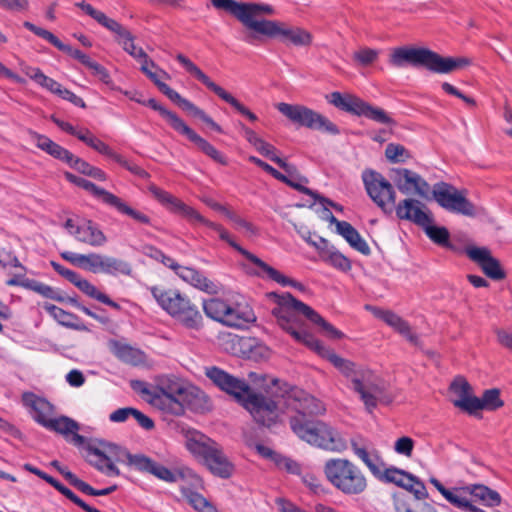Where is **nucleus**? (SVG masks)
<instances>
[{"label": "nucleus", "mask_w": 512, "mask_h": 512, "mask_svg": "<svg viewBox=\"0 0 512 512\" xmlns=\"http://www.w3.org/2000/svg\"><path fill=\"white\" fill-rule=\"evenodd\" d=\"M182 492L189 504L199 512H202L210 504L203 495L192 489H183Z\"/></svg>", "instance_id": "bf43d9fd"}, {"label": "nucleus", "mask_w": 512, "mask_h": 512, "mask_svg": "<svg viewBox=\"0 0 512 512\" xmlns=\"http://www.w3.org/2000/svg\"><path fill=\"white\" fill-rule=\"evenodd\" d=\"M275 504L279 512H309L290 499L284 497H277L275 499Z\"/></svg>", "instance_id": "774afa93"}, {"label": "nucleus", "mask_w": 512, "mask_h": 512, "mask_svg": "<svg viewBox=\"0 0 512 512\" xmlns=\"http://www.w3.org/2000/svg\"><path fill=\"white\" fill-rule=\"evenodd\" d=\"M391 176L398 190L403 194H409L417 183L419 174L407 168H394Z\"/></svg>", "instance_id": "4c0bfd02"}, {"label": "nucleus", "mask_w": 512, "mask_h": 512, "mask_svg": "<svg viewBox=\"0 0 512 512\" xmlns=\"http://www.w3.org/2000/svg\"><path fill=\"white\" fill-rule=\"evenodd\" d=\"M359 441H363L362 438L351 439V449L354 454L361 459V461L367 466L371 474L383 483H391L404 489L408 492V495L417 498H428L429 494L424 482L414 474L400 469L395 466H390L381 470L385 466L377 451L369 453L365 446H361Z\"/></svg>", "instance_id": "20e7f679"}, {"label": "nucleus", "mask_w": 512, "mask_h": 512, "mask_svg": "<svg viewBox=\"0 0 512 512\" xmlns=\"http://www.w3.org/2000/svg\"><path fill=\"white\" fill-rule=\"evenodd\" d=\"M465 253L471 261L476 263L483 273L490 279L499 281L506 277L499 260L492 256L487 247L467 246Z\"/></svg>", "instance_id": "412c9836"}, {"label": "nucleus", "mask_w": 512, "mask_h": 512, "mask_svg": "<svg viewBox=\"0 0 512 512\" xmlns=\"http://www.w3.org/2000/svg\"><path fill=\"white\" fill-rule=\"evenodd\" d=\"M322 358L328 360L341 374L352 382V389L360 395L368 411L377 406L375 392L377 385L372 382L373 373L364 366H358L354 362L342 358L329 347H326L320 340L312 348Z\"/></svg>", "instance_id": "39448f33"}, {"label": "nucleus", "mask_w": 512, "mask_h": 512, "mask_svg": "<svg viewBox=\"0 0 512 512\" xmlns=\"http://www.w3.org/2000/svg\"><path fill=\"white\" fill-rule=\"evenodd\" d=\"M32 138L35 141V145L40 150L46 152L51 157L62 161L69 165L71 160L73 159L74 154L70 152L68 149L62 147L58 143L51 140L49 137L43 134H39L37 132L32 133Z\"/></svg>", "instance_id": "c756f323"}, {"label": "nucleus", "mask_w": 512, "mask_h": 512, "mask_svg": "<svg viewBox=\"0 0 512 512\" xmlns=\"http://www.w3.org/2000/svg\"><path fill=\"white\" fill-rule=\"evenodd\" d=\"M23 469L38 476L40 479H42L45 482H47L48 484H50L59 493H61L63 496H65L67 499H69L72 503H74L81 509H84V507L87 505V503L85 501H83L80 497H78L71 489L66 487L59 480L50 476L49 474L40 470L39 468L33 466L32 464L25 463L23 465Z\"/></svg>", "instance_id": "cd10ccee"}, {"label": "nucleus", "mask_w": 512, "mask_h": 512, "mask_svg": "<svg viewBox=\"0 0 512 512\" xmlns=\"http://www.w3.org/2000/svg\"><path fill=\"white\" fill-rule=\"evenodd\" d=\"M277 109L298 126L334 136L340 134V129L335 123L307 106L281 102L277 105Z\"/></svg>", "instance_id": "4468645a"}, {"label": "nucleus", "mask_w": 512, "mask_h": 512, "mask_svg": "<svg viewBox=\"0 0 512 512\" xmlns=\"http://www.w3.org/2000/svg\"><path fill=\"white\" fill-rule=\"evenodd\" d=\"M160 92L163 93L167 98H169L176 105H178L182 110L188 112L189 114L196 106L190 100L182 97L177 91L172 89L169 85L163 86L162 90Z\"/></svg>", "instance_id": "13d9d810"}, {"label": "nucleus", "mask_w": 512, "mask_h": 512, "mask_svg": "<svg viewBox=\"0 0 512 512\" xmlns=\"http://www.w3.org/2000/svg\"><path fill=\"white\" fill-rule=\"evenodd\" d=\"M23 469L38 476L40 479H42L45 482H47L48 484H50L59 493H61L63 496H65L67 499H69L72 503H74L81 509H84V507L87 505V503L85 501H83L80 497H78L71 489L66 487L59 480L50 476L49 474L40 470L39 468L33 466L32 464L25 463L23 465Z\"/></svg>", "instance_id": "c85d7f7f"}, {"label": "nucleus", "mask_w": 512, "mask_h": 512, "mask_svg": "<svg viewBox=\"0 0 512 512\" xmlns=\"http://www.w3.org/2000/svg\"><path fill=\"white\" fill-rule=\"evenodd\" d=\"M385 156L391 163H404L411 157L409 150L398 143H389L385 149Z\"/></svg>", "instance_id": "6e6d98bb"}, {"label": "nucleus", "mask_w": 512, "mask_h": 512, "mask_svg": "<svg viewBox=\"0 0 512 512\" xmlns=\"http://www.w3.org/2000/svg\"><path fill=\"white\" fill-rule=\"evenodd\" d=\"M325 260L331 266L342 272H348L352 268L351 261L346 256H344L340 251H338L334 246H331Z\"/></svg>", "instance_id": "4d7b16f0"}, {"label": "nucleus", "mask_w": 512, "mask_h": 512, "mask_svg": "<svg viewBox=\"0 0 512 512\" xmlns=\"http://www.w3.org/2000/svg\"><path fill=\"white\" fill-rule=\"evenodd\" d=\"M267 297L273 300L276 306L271 310L277 324L296 341L313 348L319 339L309 333L304 326L300 315L310 322L320 326L325 335L331 339L338 340L344 337V333L332 324L327 322L317 311L304 302L295 298L290 292L277 293L269 292Z\"/></svg>", "instance_id": "7ed1b4c3"}, {"label": "nucleus", "mask_w": 512, "mask_h": 512, "mask_svg": "<svg viewBox=\"0 0 512 512\" xmlns=\"http://www.w3.org/2000/svg\"><path fill=\"white\" fill-rule=\"evenodd\" d=\"M427 499L412 497L404 492L392 495L395 512H438L432 503L426 501Z\"/></svg>", "instance_id": "5701e85b"}, {"label": "nucleus", "mask_w": 512, "mask_h": 512, "mask_svg": "<svg viewBox=\"0 0 512 512\" xmlns=\"http://www.w3.org/2000/svg\"><path fill=\"white\" fill-rule=\"evenodd\" d=\"M78 187L90 192L95 198L108 205L114 194L94 184L93 182L80 177Z\"/></svg>", "instance_id": "603ef678"}, {"label": "nucleus", "mask_w": 512, "mask_h": 512, "mask_svg": "<svg viewBox=\"0 0 512 512\" xmlns=\"http://www.w3.org/2000/svg\"><path fill=\"white\" fill-rule=\"evenodd\" d=\"M303 484L310 489V491L314 494H320L324 492V487L321 483V480L318 476L311 472H302L300 475Z\"/></svg>", "instance_id": "0e129e2a"}, {"label": "nucleus", "mask_w": 512, "mask_h": 512, "mask_svg": "<svg viewBox=\"0 0 512 512\" xmlns=\"http://www.w3.org/2000/svg\"><path fill=\"white\" fill-rule=\"evenodd\" d=\"M389 63L396 68L411 65L413 67H424L433 73L448 74L458 68L468 66L470 60L465 57H442L440 54L424 47H398L391 53Z\"/></svg>", "instance_id": "0eeeda50"}, {"label": "nucleus", "mask_w": 512, "mask_h": 512, "mask_svg": "<svg viewBox=\"0 0 512 512\" xmlns=\"http://www.w3.org/2000/svg\"><path fill=\"white\" fill-rule=\"evenodd\" d=\"M114 161L117 162L119 165H121L123 168L127 169L132 174H134L142 179H145L149 176L148 172L145 171L142 167L138 166L135 163L129 162L120 154L116 155V157L114 158Z\"/></svg>", "instance_id": "338daca9"}, {"label": "nucleus", "mask_w": 512, "mask_h": 512, "mask_svg": "<svg viewBox=\"0 0 512 512\" xmlns=\"http://www.w3.org/2000/svg\"><path fill=\"white\" fill-rule=\"evenodd\" d=\"M134 36L128 30L122 37L117 38V42L123 50L136 59L140 64L148 58L146 52L134 44Z\"/></svg>", "instance_id": "8fccbe9b"}, {"label": "nucleus", "mask_w": 512, "mask_h": 512, "mask_svg": "<svg viewBox=\"0 0 512 512\" xmlns=\"http://www.w3.org/2000/svg\"><path fill=\"white\" fill-rule=\"evenodd\" d=\"M178 133L186 136L188 140L193 142L201 152H203L206 156L211 158L214 162L221 164L223 166H226L228 164L227 157L222 152L216 149V147H214L206 139L198 135L186 123L181 127Z\"/></svg>", "instance_id": "393cba45"}, {"label": "nucleus", "mask_w": 512, "mask_h": 512, "mask_svg": "<svg viewBox=\"0 0 512 512\" xmlns=\"http://www.w3.org/2000/svg\"><path fill=\"white\" fill-rule=\"evenodd\" d=\"M64 228L77 241L92 247H101L107 242V237L99 225L90 219H82L76 224L73 219L68 218Z\"/></svg>", "instance_id": "aec40b11"}, {"label": "nucleus", "mask_w": 512, "mask_h": 512, "mask_svg": "<svg viewBox=\"0 0 512 512\" xmlns=\"http://www.w3.org/2000/svg\"><path fill=\"white\" fill-rule=\"evenodd\" d=\"M362 181L368 196L384 213L390 214L395 209L399 219L408 220L420 226L435 244L447 249L454 248L450 242L448 229L444 226L434 225L432 215L422 209L424 205L420 201L407 198L395 206L394 187L380 172L373 169H366L362 172Z\"/></svg>", "instance_id": "f03ea898"}, {"label": "nucleus", "mask_w": 512, "mask_h": 512, "mask_svg": "<svg viewBox=\"0 0 512 512\" xmlns=\"http://www.w3.org/2000/svg\"><path fill=\"white\" fill-rule=\"evenodd\" d=\"M465 487H453L451 488L446 496L444 497L451 505L460 509L463 512H475L472 501L468 499L465 494L467 492Z\"/></svg>", "instance_id": "79ce46f5"}, {"label": "nucleus", "mask_w": 512, "mask_h": 512, "mask_svg": "<svg viewBox=\"0 0 512 512\" xmlns=\"http://www.w3.org/2000/svg\"><path fill=\"white\" fill-rule=\"evenodd\" d=\"M108 206L116 209L120 214L129 216L130 218H132L134 221H136L138 223L145 224V225L151 224V219L148 215H146L136 209H133L132 207L127 205L124 201H122L121 198H119L116 195L113 196V198L109 202Z\"/></svg>", "instance_id": "c03bdc74"}, {"label": "nucleus", "mask_w": 512, "mask_h": 512, "mask_svg": "<svg viewBox=\"0 0 512 512\" xmlns=\"http://www.w3.org/2000/svg\"><path fill=\"white\" fill-rule=\"evenodd\" d=\"M79 140L100 154L111 158L112 160H114L118 154L113 151L108 144L97 138L89 129H85L84 135H79Z\"/></svg>", "instance_id": "de8ad7c7"}, {"label": "nucleus", "mask_w": 512, "mask_h": 512, "mask_svg": "<svg viewBox=\"0 0 512 512\" xmlns=\"http://www.w3.org/2000/svg\"><path fill=\"white\" fill-rule=\"evenodd\" d=\"M276 466L280 469H284L286 472L293 475H302V466L299 462L284 456L280 455L279 459L276 460Z\"/></svg>", "instance_id": "680f3d73"}, {"label": "nucleus", "mask_w": 512, "mask_h": 512, "mask_svg": "<svg viewBox=\"0 0 512 512\" xmlns=\"http://www.w3.org/2000/svg\"><path fill=\"white\" fill-rule=\"evenodd\" d=\"M250 274L257 276L259 278H269L270 280L275 281L276 283L280 284L283 287L290 286L301 292H304L306 290L304 284L285 276L284 274H282L272 266L268 265L264 261L260 263L257 269L251 270Z\"/></svg>", "instance_id": "7c9ffc66"}, {"label": "nucleus", "mask_w": 512, "mask_h": 512, "mask_svg": "<svg viewBox=\"0 0 512 512\" xmlns=\"http://www.w3.org/2000/svg\"><path fill=\"white\" fill-rule=\"evenodd\" d=\"M196 392L198 390L187 388L174 375H163L157 379L155 393L147 401L165 413L181 416L185 413V408L190 406Z\"/></svg>", "instance_id": "1a4fd4ad"}, {"label": "nucleus", "mask_w": 512, "mask_h": 512, "mask_svg": "<svg viewBox=\"0 0 512 512\" xmlns=\"http://www.w3.org/2000/svg\"><path fill=\"white\" fill-rule=\"evenodd\" d=\"M253 321H255V315L251 309L229 304L222 324L234 328H245Z\"/></svg>", "instance_id": "c9c22d12"}, {"label": "nucleus", "mask_w": 512, "mask_h": 512, "mask_svg": "<svg viewBox=\"0 0 512 512\" xmlns=\"http://www.w3.org/2000/svg\"><path fill=\"white\" fill-rule=\"evenodd\" d=\"M103 255L98 253H90L86 255V260L83 270L92 272L94 274L102 273Z\"/></svg>", "instance_id": "69168bd1"}, {"label": "nucleus", "mask_w": 512, "mask_h": 512, "mask_svg": "<svg viewBox=\"0 0 512 512\" xmlns=\"http://www.w3.org/2000/svg\"><path fill=\"white\" fill-rule=\"evenodd\" d=\"M21 286L28 290L36 292L45 298L55 300L60 303H63L65 301V296H63L58 289H55L52 286L42 283L40 281L34 279H25L22 281Z\"/></svg>", "instance_id": "ea45409f"}, {"label": "nucleus", "mask_w": 512, "mask_h": 512, "mask_svg": "<svg viewBox=\"0 0 512 512\" xmlns=\"http://www.w3.org/2000/svg\"><path fill=\"white\" fill-rule=\"evenodd\" d=\"M483 410L495 411L504 406V401L500 398V390L498 388L487 389L480 398Z\"/></svg>", "instance_id": "864d4df0"}, {"label": "nucleus", "mask_w": 512, "mask_h": 512, "mask_svg": "<svg viewBox=\"0 0 512 512\" xmlns=\"http://www.w3.org/2000/svg\"><path fill=\"white\" fill-rule=\"evenodd\" d=\"M107 346L110 352L124 363L137 365L142 360V351L140 349L133 348L127 343H123L116 339H109Z\"/></svg>", "instance_id": "473e14b6"}, {"label": "nucleus", "mask_w": 512, "mask_h": 512, "mask_svg": "<svg viewBox=\"0 0 512 512\" xmlns=\"http://www.w3.org/2000/svg\"><path fill=\"white\" fill-rule=\"evenodd\" d=\"M41 422L42 426L46 429L65 436H68L69 434L79 430L78 422L67 416H60L58 418L50 419L48 422H44L42 420Z\"/></svg>", "instance_id": "37998d69"}, {"label": "nucleus", "mask_w": 512, "mask_h": 512, "mask_svg": "<svg viewBox=\"0 0 512 512\" xmlns=\"http://www.w3.org/2000/svg\"><path fill=\"white\" fill-rule=\"evenodd\" d=\"M226 345L225 349L231 354L246 358L255 357V350L259 348L255 338L231 333L226 336Z\"/></svg>", "instance_id": "a878e982"}, {"label": "nucleus", "mask_w": 512, "mask_h": 512, "mask_svg": "<svg viewBox=\"0 0 512 512\" xmlns=\"http://www.w3.org/2000/svg\"><path fill=\"white\" fill-rule=\"evenodd\" d=\"M326 99L328 103L341 111L359 117L363 116L380 124L395 125L394 119L383 109L373 106L355 95L342 94L341 92L335 91L327 95Z\"/></svg>", "instance_id": "2eb2a0df"}, {"label": "nucleus", "mask_w": 512, "mask_h": 512, "mask_svg": "<svg viewBox=\"0 0 512 512\" xmlns=\"http://www.w3.org/2000/svg\"><path fill=\"white\" fill-rule=\"evenodd\" d=\"M323 472L329 483L345 496H357L367 489L365 474L349 459H328L324 464Z\"/></svg>", "instance_id": "f8f14e48"}, {"label": "nucleus", "mask_w": 512, "mask_h": 512, "mask_svg": "<svg viewBox=\"0 0 512 512\" xmlns=\"http://www.w3.org/2000/svg\"><path fill=\"white\" fill-rule=\"evenodd\" d=\"M99 443L103 449L92 444H87L85 447L87 462L99 472L108 477L120 476V470L114 464L115 462L138 470L144 454H132L126 448L104 440H100Z\"/></svg>", "instance_id": "9b49d317"}, {"label": "nucleus", "mask_w": 512, "mask_h": 512, "mask_svg": "<svg viewBox=\"0 0 512 512\" xmlns=\"http://www.w3.org/2000/svg\"><path fill=\"white\" fill-rule=\"evenodd\" d=\"M21 402L25 408L30 409L33 420L42 426V420L48 422L47 414L53 410V405L44 397L34 392L25 391L21 395Z\"/></svg>", "instance_id": "b1692460"}, {"label": "nucleus", "mask_w": 512, "mask_h": 512, "mask_svg": "<svg viewBox=\"0 0 512 512\" xmlns=\"http://www.w3.org/2000/svg\"><path fill=\"white\" fill-rule=\"evenodd\" d=\"M228 306L226 301L219 298L203 301V311L206 316L220 323H223Z\"/></svg>", "instance_id": "49530a36"}, {"label": "nucleus", "mask_w": 512, "mask_h": 512, "mask_svg": "<svg viewBox=\"0 0 512 512\" xmlns=\"http://www.w3.org/2000/svg\"><path fill=\"white\" fill-rule=\"evenodd\" d=\"M43 308L62 326L76 331H89L85 324L79 322V317L76 314L65 311L51 303H45Z\"/></svg>", "instance_id": "72a5a7b5"}, {"label": "nucleus", "mask_w": 512, "mask_h": 512, "mask_svg": "<svg viewBox=\"0 0 512 512\" xmlns=\"http://www.w3.org/2000/svg\"><path fill=\"white\" fill-rule=\"evenodd\" d=\"M117 488L118 486L114 484L103 489H96L82 480L77 490L89 496H107L115 492Z\"/></svg>", "instance_id": "e2e57ef3"}, {"label": "nucleus", "mask_w": 512, "mask_h": 512, "mask_svg": "<svg viewBox=\"0 0 512 512\" xmlns=\"http://www.w3.org/2000/svg\"><path fill=\"white\" fill-rule=\"evenodd\" d=\"M26 74L41 87L58 95L63 86L56 80L46 76L40 68H30Z\"/></svg>", "instance_id": "09e8293b"}, {"label": "nucleus", "mask_w": 512, "mask_h": 512, "mask_svg": "<svg viewBox=\"0 0 512 512\" xmlns=\"http://www.w3.org/2000/svg\"><path fill=\"white\" fill-rule=\"evenodd\" d=\"M102 273L117 276L119 274L130 276L132 274L131 264L123 259L103 255Z\"/></svg>", "instance_id": "a19ab883"}, {"label": "nucleus", "mask_w": 512, "mask_h": 512, "mask_svg": "<svg viewBox=\"0 0 512 512\" xmlns=\"http://www.w3.org/2000/svg\"><path fill=\"white\" fill-rule=\"evenodd\" d=\"M179 277L196 289L208 294H217L220 290L217 282L208 279L201 271L192 267L185 266L181 269Z\"/></svg>", "instance_id": "bb28decb"}, {"label": "nucleus", "mask_w": 512, "mask_h": 512, "mask_svg": "<svg viewBox=\"0 0 512 512\" xmlns=\"http://www.w3.org/2000/svg\"><path fill=\"white\" fill-rule=\"evenodd\" d=\"M211 4L216 9L224 10L231 14L247 29L254 32L250 33L245 38V41L249 44H254L255 41L259 39L257 34L264 35L267 31L265 29H270V24L277 22V20L270 19H254L255 16L260 14L273 15L275 11L270 4L243 3L236 0H211Z\"/></svg>", "instance_id": "9d476101"}, {"label": "nucleus", "mask_w": 512, "mask_h": 512, "mask_svg": "<svg viewBox=\"0 0 512 512\" xmlns=\"http://www.w3.org/2000/svg\"><path fill=\"white\" fill-rule=\"evenodd\" d=\"M140 70L155 84L159 91L162 90L163 86L167 85L161 81L159 73H161L165 78H169L168 73L159 69L155 62L149 57L141 63Z\"/></svg>", "instance_id": "3c124183"}, {"label": "nucleus", "mask_w": 512, "mask_h": 512, "mask_svg": "<svg viewBox=\"0 0 512 512\" xmlns=\"http://www.w3.org/2000/svg\"><path fill=\"white\" fill-rule=\"evenodd\" d=\"M186 447L194 456L203 460L213 475L222 479L233 475L234 464L224 454L221 446L211 438L197 432L188 438Z\"/></svg>", "instance_id": "ddd939ff"}, {"label": "nucleus", "mask_w": 512, "mask_h": 512, "mask_svg": "<svg viewBox=\"0 0 512 512\" xmlns=\"http://www.w3.org/2000/svg\"><path fill=\"white\" fill-rule=\"evenodd\" d=\"M270 27L263 36L278 40L286 46L308 47L312 44V34L302 27L288 26L280 21L271 23Z\"/></svg>", "instance_id": "a211bd4d"}, {"label": "nucleus", "mask_w": 512, "mask_h": 512, "mask_svg": "<svg viewBox=\"0 0 512 512\" xmlns=\"http://www.w3.org/2000/svg\"><path fill=\"white\" fill-rule=\"evenodd\" d=\"M434 200L445 210L468 217L476 216L475 205L453 185L437 182L432 189Z\"/></svg>", "instance_id": "f3484780"}, {"label": "nucleus", "mask_w": 512, "mask_h": 512, "mask_svg": "<svg viewBox=\"0 0 512 512\" xmlns=\"http://www.w3.org/2000/svg\"><path fill=\"white\" fill-rule=\"evenodd\" d=\"M140 463L137 471L141 473L151 474L167 483H175L178 480V476L175 472L146 455H143Z\"/></svg>", "instance_id": "f704fd0d"}, {"label": "nucleus", "mask_w": 512, "mask_h": 512, "mask_svg": "<svg viewBox=\"0 0 512 512\" xmlns=\"http://www.w3.org/2000/svg\"><path fill=\"white\" fill-rule=\"evenodd\" d=\"M453 405L469 415L476 416L479 410H483L480 398L471 394L458 398L453 401Z\"/></svg>", "instance_id": "5fc2aeb1"}, {"label": "nucleus", "mask_w": 512, "mask_h": 512, "mask_svg": "<svg viewBox=\"0 0 512 512\" xmlns=\"http://www.w3.org/2000/svg\"><path fill=\"white\" fill-rule=\"evenodd\" d=\"M205 376L221 391L232 396L252 415L253 419L265 427L273 426L278 418L279 399L296 411L289 419L290 428L303 441L321 449L342 452L347 448L346 441L329 424L310 419L309 416L324 411L322 403L304 390L291 386L286 381L272 378L266 385L267 396L256 392L245 379L236 377L217 366L205 367Z\"/></svg>", "instance_id": "f257e3e1"}, {"label": "nucleus", "mask_w": 512, "mask_h": 512, "mask_svg": "<svg viewBox=\"0 0 512 512\" xmlns=\"http://www.w3.org/2000/svg\"><path fill=\"white\" fill-rule=\"evenodd\" d=\"M149 190L152 193V195L154 196V198L162 206H164L169 212L182 216L189 223H191L193 225L203 224V225L207 226L208 228L213 229L216 232H218L221 240L227 242L230 247L235 249L238 253H240L242 256H244L248 261H250L253 265H255L256 269L258 268L260 263L263 261L258 256L251 253L250 251H248L247 249H245L241 245H239L237 242H235L232 239V237L230 236L229 232L227 230H225L222 225L206 219L197 210H195L193 207L185 204L179 198L173 196L169 192H167L159 187H156V186H151Z\"/></svg>", "instance_id": "423d86ee"}, {"label": "nucleus", "mask_w": 512, "mask_h": 512, "mask_svg": "<svg viewBox=\"0 0 512 512\" xmlns=\"http://www.w3.org/2000/svg\"><path fill=\"white\" fill-rule=\"evenodd\" d=\"M23 26L27 30H29L32 33H34L35 35H37L38 37H40V38L46 40L47 42H49L51 45L56 47L58 50L66 53V54L70 55L71 57H73L74 59L78 60L81 64H83L87 68L90 69L91 66L94 64L95 61L92 60L90 58V56H88L87 54H85L84 52H82L79 49H75L72 46L63 43L58 37H56L50 31H48V30H46L44 28L38 27V26H36L35 24H33L32 22H29V21H25L23 23Z\"/></svg>", "instance_id": "4be33fe9"}, {"label": "nucleus", "mask_w": 512, "mask_h": 512, "mask_svg": "<svg viewBox=\"0 0 512 512\" xmlns=\"http://www.w3.org/2000/svg\"><path fill=\"white\" fill-rule=\"evenodd\" d=\"M339 235H341L354 250L365 256H369L371 254V249L368 243L351 224H340Z\"/></svg>", "instance_id": "e433bc0d"}, {"label": "nucleus", "mask_w": 512, "mask_h": 512, "mask_svg": "<svg viewBox=\"0 0 512 512\" xmlns=\"http://www.w3.org/2000/svg\"><path fill=\"white\" fill-rule=\"evenodd\" d=\"M150 292L157 304L185 328L200 330L203 327V317L198 307L178 289L152 286Z\"/></svg>", "instance_id": "6e6552de"}, {"label": "nucleus", "mask_w": 512, "mask_h": 512, "mask_svg": "<svg viewBox=\"0 0 512 512\" xmlns=\"http://www.w3.org/2000/svg\"><path fill=\"white\" fill-rule=\"evenodd\" d=\"M366 309L372 310L374 315L381 320H383L387 325L391 327H395L397 324L401 323V317L396 313L390 310H383L380 308L371 307L370 305L366 306Z\"/></svg>", "instance_id": "052dcab7"}, {"label": "nucleus", "mask_w": 512, "mask_h": 512, "mask_svg": "<svg viewBox=\"0 0 512 512\" xmlns=\"http://www.w3.org/2000/svg\"><path fill=\"white\" fill-rule=\"evenodd\" d=\"M176 60L185 68L188 73L194 76L198 81H200L223 101L230 104L239 114L246 117L251 122L258 120V117L255 113L250 111L246 106H244L240 101H238L221 86L214 83L196 64H194L184 54H177Z\"/></svg>", "instance_id": "dca6fc26"}, {"label": "nucleus", "mask_w": 512, "mask_h": 512, "mask_svg": "<svg viewBox=\"0 0 512 512\" xmlns=\"http://www.w3.org/2000/svg\"><path fill=\"white\" fill-rule=\"evenodd\" d=\"M135 102L157 111L176 132H178L185 124V122L175 112L168 110L166 107L159 104L154 98H149L147 100L135 99Z\"/></svg>", "instance_id": "58836bf2"}, {"label": "nucleus", "mask_w": 512, "mask_h": 512, "mask_svg": "<svg viewBox=\"0 0 512 512\" xmlns=\"http://www.w3.org/2000/svg\"><path fill=\"white\" fill-rule=\"evenodd\" d=\"M51 267L70 283L75 285L82 293L88 297L95 299L115 310H121V306L112 300L108 295L100 292L92 283L82 278L77 272L68 269L56 261H50Z\"/></svg>", "instance_id": "6ab92c4d"}, {"label": "nucleus", "mask_w": 512, "mask_h": 512, "mask_svg": "<svg viewBox=\"0 0 512 512\" xmlns=\"http://www.w3.org/2000/svg\"><path fill=\"white\" fill-rule=\"evenodd\" d=\"M256 150L264 157L268 158L270 161L277 164L280 168H282L286 173L289 175H292L294 172H296V166L293 164L288 163L283 158H280L276 155V148L266 142L262 141L261 144L256 148Z\"/></svg>", "instance_id": "a18cd8bd"}, {"label": "nucleus", "mask_w": 512, "mask_h": 512, "mask_svg": "<svg viewBox=\"0 0 512 512\" xmlns=\"http://www.w3.org/2000/svg\"><path fill=\"white\" fill-rule=\"evenodd\" d=\"M75 5L79 7L81 10H83L95 21H97L101 26L115 33L117 35V38L122 37L128 31L116 20L109 18L108 16H106L105 13L95 9L91 4L86 3L85 1L77 2Z\"/></svg>", "instance_id": "2f4dec72"}]
</instances>
